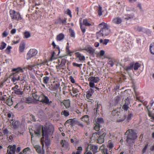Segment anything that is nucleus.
<instances>
[{"label": "nucleus", "instance_id": "54", "mask_svg": "<svg viewBox=\"0 0 154 154\" xmlns=\"http://www.w3.org/2000/svg\"><path fill=\"white\" fill-rule=\"evenodd\" d=\"M3 133L5 135H7L8 136V134H11V132H9L8 130L7 129H5L3 131Z\"/></svg>", "mask_w": 154, "mask_h": 154}, {"label": "nucleus", "instance_id": "20", "mask_svg": "<svg viewBox=\"0 0 154 154\" xmlns=\"http://www.w3.org/2000/svg\"><path fill=\"white\" fill-rule=\"evenodd\" d=\"M122 20L119 17H117L114 18L112 21L115 24H120L122 22Z\"/></svg>", "mask_w": 154, "mask_h": 154}, {"label": "nucleus", "instance_id": "34", "mask_svg": "<svg viewBox=\"0 0 154 154\" xmlns=\"http://www.w3.org/2000/svg\"><path fill=\"white\" fill-rule=\"evenodd\" d=\"M43 82L46 85L48 84V81L49 80V77L45 76L44 77L43 79Z\"/></svg>", "mask_w": 154, "mask_h": 154}, {"label": "nucleus", "instance_id": "64", "mask_svg": "<svg viewBox=\"0 0 154 154\" xmlns=\"http://www.w3.org/2000/svg\"><path fill=\"white\" fill-rule=\"evenodd\" d=\"M94 83L93 82H90L89 83V85L90 87L91 88H93L94 87V88L95 85H94Z\"/></svg>", "mask_w": 154, "mask_h": 154}, {"label": "nucleus", "instance_id": "23", "mask_svg": "<svg viewBox=\"0 0 154 154\" xmlns=\"http://www.w3.org/2000/svg\"><path fill=\"white\" fill-rule=\"evenodd\" d=\"M33 146L38 153L39 154H43V151L41 152V151L40 146L38 145H33Z\"/></svg>", "mask_w": 154, "mask_h": 154}, {"label": "nucleus", "instance_id": "63", "mask_svg": "<svg viewBox=\"0 0 154 154\" xmlns=\"http://www.w3.org/2000/svg\"><path fill=\"white\" fill-rule=\"evenodd\" d=\"M30 149L29 147H27L26 148L24 149L23 150V152L24 153H26L27 151H30Z\"/></svg>", "mask_w": 154, "mask_h": 154}, {"label": "nucleus", "instance_id": "6", "mask_svg": "<svg viewBox=\"0 0 154 154\" xmlns=\"http://www.w3.org/2000/svg\"><path fill=\"white\" fill-rule=\"evenodd\" d=\"M38 53V51L35 49H31L26 54V59L29 60L36 56Z\"/></svg>", "mask_w": 154, "mask_h": 154}, {"label": "nucleus", "instance_id": "32", "mask_svg": "<svg viewBox=\"0 0 154 154\" xmlns=\"http://www.w3.org/2000/svg\"><path fill=\"white\" fill-rule=\"evenodd\" d=\"M81 119L85 122H87L88 124L89 120L88 116L87 115H85L82 118H81Z\"/></svg>", "mask_w": 154, "mask_h": 154}, {"label": "nucleus", "instance_id": "43", "mask_svg": "<svg viewBox=\"0 0 154 154\" xmlns=\"http://www.w3.org/2000/svg\"><path fill=\"white\" fill-rule=\"evenodd\" d=\"M6 45L7 44L3 42H2L0 46V49L1 50L4 49L6 47Z\"/></svg>", "mask_w": 154, "mask_h": 154}, {"label": "nucleus", "instance_id": "27", "mask_svg": "<svg viewBox=\"0 0 154 154\" xmlns=\"http://www.w3.org/2000/svg\"><path fill=\"white\" fill-rule=\"evenodd\" d=\"M99 149L101 150L103 154H108V149H104V146L103 145L100 147Z\"/></svg>", "mask_w": 154, "mask_h": 154}, {"label": "nucleus", "instance_id": "26", "mask_svg": "<svg viewBox=\"0 0 154 154\" xmlns=\"http://www.w3.org/2000/svg\"><path fill=\"white\" fill-rule=\"evenodd\" d=\"M25 44L24 42L21 43L19 47V50L20 52H23L25 49Z\"/></svg>", "mask_w": 154, "mask_h": 154}, {"label": "nucleus", "instance_id": "44", "mask_svg": "<svg viewBox=\"0 0 154 154\" xmlns=\"http://www.w3.org/2000/svg\"><path fill=\"white\" fill-rule=\"evenodd\" d=\"M126 17L125 19L127 20H128L130 19L133 18L134 17V14H127L125 16Z\"/></svg>", "mask_w": 154, "mask_h": 154}, {"label": "nucleus", "instance_id": "30", "mask_svg": "<svg viewBox=\"0 0 154 154\" xmlns=\"http://www.w3.org/2000/svg\"><path fill=\"white\" fill-rule=\"evenodd\" d=\"M13 71H15L16 73L19 72H23V69L20 67H19L17 68H14L13 69Z\"/></svg>", "mask_w": 154, "mask_h": 154}, {"label": "nucleus", "instance_id": "39", "mask_svg": "<svg viewBox=\"0 0 154 154\" xmlns=\"http://www.w3.org/2000/svg\"><path fill=\"white\" fill-rule=\"evenodd\" d=\"M12 47L10 46H8L7 48L5 50V52L7 54H9L11 53V49Z\"/></svg>", "mask_w": 154, "mask_h": 154}, {"label": "nucleus", "instance_id": "38", "mask_svg": "<svg viewBox=\"0 0 154 154\" xmlns=\"http://www.w3.org/2000/svg\"><path fill=\"white\" fill-rule=\"evenodd\" d=\"M83 24L86 26H91V24L88 22V20L87 19L83 20Z\"/></svg>", "mask_w": 154, "mask_h": 154}, {"label": "nucleus", "instance_id": "15", "mask_svg": "<svg viewBox=\"0 0 154 154\" xmlns=\"http://www.w3.org/2000/svg\"><path fill=\"white\" fill-rule=\"evenodd\" d=\"M60 85L59 83H57L55 84H51L49 87L50 89L51 90H57L59 88Z\"/></svg>", "mask_w": 154, "mask_h": 154}, {"label": "nucleus", "instance_id": "21", "mask_svg": "<svg viewBox=\"0 0 154 154\" xmlns=\"http://www.w3.org/2000/svg\"><path fill=\"white\" fill-rule=\"evenodd\" d=\"M60 143L62 146L65 149H67L68 147V143L65 140H62L60 141Z\"/></svg>", "mask_w": 154, "mask_h": 154}, {"label": "nucleus", "instance_id": "33", "mask_svg": "<svg viewBox=\"0 0 154 154\" xmlns=\"http://www.w3.org/2000/svg\"><path fill=\"white\" fill-rule=\"evenodd\" d=\"M140 65L138 62H136L135 63H134L133 69L134 70H137L140 67Z\"/></svg>", "mask_w": 154, "mask_h": 154}, {"label": "nucleus", "instance_id": "1", "mask_svg": "<svg viewBox=\"0 0 154 154\" xmlns=\"http://www.w3.org/2000/svg\"><path fill=\"white\" fill-rule=\"evenodd\" d=\"M54 131V127L53 125H50L48 128L41 126L38 127L36 131H35V134L37 136L42 135L43 137L52 134Z\"/></svg>", "mask_w": 154, "mask_h": 154}, {"label": "nucleus", "instance_id": "18", "mask_svg": "<svg viewBox=\"0 0 154 154\" xmlns=\"http://www.w3.org/2000/svg\"><path fill=\"white\" fill-rule=\"evenodd\" d=\"M20 125V122L18 121L13 122L11 125V127L12 128L16 129L18 128Z\"/></svg>", "mask_w": 154, "mask_h": 154}, {"label": "nucleus", "instance_id": "22", "mask_svg": "<svg viewBox=\"0 0 154 154\" xmlns=\"http://www.w3.org/2000/svg\"><path fill=\"white\" fill-rule=\"evenodd\" d=\"M34 97H24L23 99H25L26 100L24 101L26 103H31L32 102H34Z\"/></svg>", "mask_w": 154, "mask_h": 154}, {"label": "nucleus", "instance_id": "35", "mask_svg": "<svg viewBox=\"0 0 154 154\" xmlns=\"http://www.w3.org/2000/svg\"><path fill=\"white\" fill-rule=\"evenodd\" d=\"M6 103L8 105L11 106L13 104V101L11 98H9L6 100Z\"/></svg>", "mask_w": 154, "mask_h": 154}, {"label": "nucleus", "instance_id": "14", "mask_svg": "<svg viewBox=\"0 0 154 154\" xmlns=\"http://www.w3.org/2000/svg\"><path fill=\"white\" fill-rule=\"evenodd\" d=\"M99 77H97L91 76L88 78V81L90 82H93L94 83H97L100 81Z\"/></svg>", "mask_w": 154, "mask_h": 154}, {"label": "nucleus", "instance_id": "4", "mask_svg": "<svg viewBox=\"0 0 154 154\" xmlns=\"http://www.w3.org/2000/svg\"><path fill=\"white\" fill-rule=\"evenodd\" d=\"M98 27L100 28V31L103 35V36H107L109 33L110 30L107 23L102 22L98 25Z\"/></svg>", "mask_w": 154, "mask_h": 154}, {"label": "nucleus", "instance_id": "31", "mask_svg": "<svg viewBox=\"0 0 154 154\" xmlns=\"http://www.w3.org/2000/svg\"><path fill=\"white\" fill-rule=\"evenodd\" d=\"M109 42V40L108 39H105L103 40L101 39L100 40V43H102L103 45H106Z\"/></svg>", "mask_w": 154, "mask_h": 154}, {"label": "nucleus", "instance_id": "53", "mask_svg": "<svg viewBox=\"0 0 154 154\" xmlns=\"http://www.w3.org/2000/svg\"><path fill=\"white\" fill-rule=\"evenodd\" d=\"M65 13L67 15H69L71 17H72L71 12L69 9H68L66 11Z\"/></svg>", "mask_w": 154, "mask_h": 154}, {"label": "nucleus", "instance_id": "41", "mask_svg": "<svg viewBox=\"0 0 154 154\" xmlns=\"http://www.w3.org/2000/svg\"><path fill=\"white\" fill-rule=\"evenodd\" d=\"M96 36L97 39H99L101 37L103 36V35L101 31L100 30L99 32H96Z\"/></svg>", "mask_w": 154, "mask_h": 154}, {"label": "nucleus", "instance_id": "17", "mask_svg": "<svg viewBox=\"0 0 154 154\" xmlns=\"http://www.w3.org/2000/svg\"><path fill=\"white\" fill-rule=\"evenodd\" d=\"M103 119L101 118H95L94 120V122L95 124H97L99 125L100 124L103 123Z\"/></svg>", "mask_w": 154, "mask_h": 154}, {"label": "nucleus", "instance_id": "2", "mask_svg": "<svg viewBox=\"0 0 154 154\" xmlns=\"http://www.w3.org/2000/svg\"><path fill=\"white\" fill-rule=\"evenodd\" d=\"M99 133L100 134L97 133H93L91 138L94 140L97 139L98 143H102L104 142V137L106 134V131L105 129H103Z\"/></svg>", "mask_w": 154, "mask_h": 154}, {"label": "nucleus", "instance_id": "11", "mask_svg": "<svg viewBox=\"0 0 154 154\" xmlns=\"http://www.w3.org/2000/svg\"><path fill=\"white\" fill-rule=\"evenodd\" d=\"M97 149L98 147L97 146L93 145L91 144L88 145L87 147V149L88 151L91 150L94 154L97 151Z\"/></svg>", "mask_w": 154, "mask_h": 154}, {"label": "nucleus", "instance_id": "37", "mask_svg": "<svg viewBox=\"0 0 154 154\" xmlns=\"http://www.w3.org/2000/svg\"><path fill=\"white\" fill-rule=\"evenodd\" d=\"M102 8L101 6H100V5H99V7L98 8V9L97 10V12L98 14V15L100 16L102 15Z\"/></svg>", "mask_w": 154, "mask_h": 154}, {"label": "nucleus", "instance_id": "49", "mask_svg": "<svg viewBox=\"0 0 154 154\" xmlns=\"http://www.w3.org/2000/svg\"><path fill=\"white\" fill-rule=\"evenodd\" d=\"M35 66L36 65H28L26 66V68L29 70H32L33 67Z\"/></svg>", "mask_w": 154, "mask_h": 154}, {"label": "nucleus", "instance_id": "16", "mask_svg": "<svg viewBox=\"0 0 154 154\" xmlns=\"http://www.w3.org/2000/svg\"><path fill=\"white\" fill-rule=\"evenodd\" d=\"M75 54L77 58H79L80 61H84L85 60V57L79 52H76Z\"/></svg>", "mask_w": 154, "mask_h": 154}, {"label": "nucleus", "instance_id": "13", "mask_svg": "<svg viewBox=\"0 0 154 154\" xmlns=\"http://www.w3.org/2000/svg\"><path fill=\"white\" fill-rule=\"evenodd\" d=\"M134 65V63L133 62H131L128 65L125 66L124 68V69L127 72L133 69Z\"/></svg>", "mask_w": 154, "mask_h": 154}, {"label": "nucleus", "instance_id": "57", "mask_svg": "<svg viewBox=\"0 0 154 154\" xmlns=\"http://www.w3.org/2000/svg\"><path fill=\"white\" fill-rule=\"evenodd\" d=\"M108 64V65H110V66L111 67H112L114 64V63L113 61L110 60L109 61Z\"/></svg>", "mask_w": 154, "mask_h": 154}, {"label": "nucleus", "instance_id": "9", "mask_svg": "<svg viewBox=\"0 0 154 154\" xmlns=\"http://www.w3.org/2000/svg\"><path fill=\"white\" fill-rule=\"evenodd\" d=\"M130 102V98L129 97H127V98L125 99V103L124 104L122 107V109L126 111L128 110L129 108V105Z\"/></svg>", "mask_w": 154, "mask_h": 154}, {"label": "nucleus", "instance_id": "46", "mask_svg": "<svg viewBox=\"0 0 154 154\" xmlns=\"http://www.w3.org/2000/svg\"><path fill=\"white\" fill-rule=\"evenodd\" d=\"M12 80L13 82H14L16 81L20 80L19 76L18 75L17 76H16V75H14L12 78Z\"/></svg>", "mask_w": 154, "mask_h": 154}, {"label": "nucleus", "instance_id": "40", "mask_svg": "<svg viewBox=\"0 0 154 154\" xmlns=\"http://www.w3.org/2000/svg\"><path fill=\"white\" fill-rule=\"evenodd\" d=\"M150 51L151 53L154 54V43H153L150 45Z\"/></svg>", "mask_w": 154, "mask_h": 154}, {"label": "nucleus", "instance_id": "28", "mask_svg": "<svg viewBox=\"0 0 154 154\" xmlns=\"http://www.w3.org/2000/svg\"><path fill=\"white\" fill-rule=\"evenodd\" d=\"M52 45L54 48H56V49H57V54L58 55H59L60 52V50L59 46L58 45L57 46L54 41L52 42Z\"/></svg>", "mask_w": 154, "mask_h": 154}, {"label": "nucleus", "instance_id": "19", "mask_svg": "<svg viewBox=\"0 0 154 154\" xmlns=\"http://www.w3.org/2000/svg\"><path fill=\"white\" fill-rule=\"evenodd\" d=\"M64 37L63 33H60L57 35L56 39L58 41H60L64 38Z\"/></svg>", "mask_w": 154, "mask_h": 154}, {"label": "nucleus", "instance_id": "12", "mask_svg": "<svg viewBox=\"0 0 154 154\" xmlns=\"http://www.w3.org/2000/svg\"><path fill=\"white\" fill-rule=\"evenodd\" d=\"M8 154H15L16 149L15 145H13L12 146H9L8 147Z\"/></svg>", "mask_w": 154, "mask_h": 154}, {"label": "nucleus", "instance_id": "24", "mask_svg": "<svg viewBox=\"0 0 154 154\" xmlns=\"http://www.w3.org/2000/svg\"><path fill=\"white\" fill-rule=\"evenodd\" d=\"M66 63V60L65 59H62L60 63L58 66H56V68L58 69V67L61 68L64 66Z\"/></svg>", "mask_w": 154, "mask_h": 154}, {"label": "nucleus", "instance_id": "42", "mask_svg": "<svg viewBox=\"0 0 154 154\" xmlns=\"http://www.w3.org/2000/svg\"><path fill=\"white\" fill-rule=\"evenodd\" d=\"M15 94L17 95H22L23 94V92L21 91L20 89H17L16 90H14V91Z\"/></svg>", "mask_w": 154, "mask_h": 154}, {"label": "nucleus", "instance_id": "59", "mask_svg": "<svg viewBox=\"0 0 154 154\" xmlns=\"http://www.w3.org/2000/svg\"><path fill=\"white\" fill-rule=\"evenodd\" d=\"M69 31H70L71 37H75V34L73 31L71 29H70Z\"/></svg>", "mask_w": 154, "mask_h": 154}, {"label": "nucleus", "instance_id": "50", "mask_svg": "<svg viewBox=\"0 0 154 154\" xmlns=\"http://www.w3.org/2000/svg\"><path fill=\"white\" fill-rule=\"evenodd\" d=\"M133 114L132 113H130L127 117V120L128 121H129L131 120V118L133 117Z\"/></svg>", "mask_w": 154, "mask_h": 154}, {"label": "nucleus", "instance_id": "55", "mask_svg": "<svg viewBox=\"0 0 154 154\" xmlns=\"http://www.w3.org/2000/svg\"><path fill=\"white\" fill-rule=\"evenodd\" d=\"M74 119H69L67 120L66 122L65 123V125H66V124H67V123L69 124V123H71V124H73V121H74Z\"/></svg>", "mask_w": 154, "mask_h": 154}, {"label": "nucleus", "instance_id": "45", "mask_svg": "<svg viewBox=\"0 0 154 154\" xmlns=\"http://www.w3.org/2000/svg\"><path fill=\"white\" fill-rule=\"evenodd\" d=\"M94 92V91L93 89H91L90 90L88 91L87 92V95H86V96H87V95L88 96H91Z\"/></svg>", "mask_w": 154, "mask_h": 154}, {"label": "nucleus", "instance_id": "58", "mask_svg": "<svg viewBox=\"0 0 154 154\" xmlns=\"http://www.w3.org/2000/svg\"><path fill=\"white\" fill-rule=\"evenodd\" d=\"M78 125L82 128L83 129H85V125L82 123L79 122L78 124Z\"/></svg>", "mask_w": 154, "mask_h": 154}, {"label": "nucleus", "instance_id": "48", "mask_svg": "<svg viewBox=\"0 0 154 154\" xmlns=\"http://www.w3.org/2000/svg\"><path fill=\"white\" fill-rule=\"evenodd\" d=\"M108 146L110 149L109 150L113 147V144L112 142L110 140L108 141Z\"/></svg>", "mask_w": 154, "mask_h": 154}, {"label": "nucleus", "instance_id": "36", "mask_svg": "<svg viewBox=\"0 0 154 154\" xmlns=\"http://www.w3.org/2000/svg\"><path fill=\"white\" fill-rule=\"evenodd\" d=\"M24 35V38H28L30 37L31 36L30 33L28 31H25L23 33Z\"/></svg>", "mask_w": 154, "mask_h": 154}, {"label": "nucleus", "instance_id": "25", "mask_svg": "<svg viewBox=\"0 0 154 154\" xmlns=\"http://www.w3.org/2000/svg\"><path fill=\"white\" fill-rule=\"evenodd\" d=\"M67 45L66 46V54L70 56H71L72 54L73 53V52L71 51L69 49V43H67Z\"/></svg>", "mask_w": 154, "mask_h": 154}, {"label": "nucleus", "instance_id": "29", "mask_svg": "<svg viewBox=\"0 0 154 154\" xmlns=\"http://www.w3.org/2000/svg\"><path fill=\"white\" fill-rule=\"evenodd\" d=\"M63 85L64 86L63 88V93L64 95H66L67 93H68L69 92H67L66 90V86L65 85V84L63 83L62 82V86H63Z\"/></svg>", "mask_w": 154, "mask_h": 154}, {"label": "nucleus", "instance_id": "52", "mask_svg": "<svg viewBox=\"0 0 154 154\" xmlns=\"http://www.w3.org/2000/svg\"><path fill=\"white\" fill-rule=\"evenodd\" d=\"M72 65L74 66L79 67H81V66H82V64H78L77 63H74V62L73 63H72Z\"/></svg>", "mask_w": 154, "mask_h": 154}, {"label": "nucleus", "instance_id": "8", "mask_svg": "<svg viewBox=\"0 0 154 154\" xmlns=\"http://www.w3.org/2000/svg\"><path fill=\"white\" fill-rule=\"evenodd\" d=\"M33 99L34 101L35 100L46 103H48L49 102V100L47 97H34Z\"/></svg>", "mask_w": 154, "mask_h": 154}, {"label": "nucleus", "instance_id": "10", "mask_svg": "<svg viewBox=\"0 0 154 154\" xmlns=\"http://www.w3.org/2000/svg\"><path fill=\"white\" fill-rule=\"evenodd\" d=\"M82 50H85L87 52L90 54H93L94 52V50L90 46L88 45L85 47V48Z\"/></svg>", "mask_w": 154, "mask_h": 154}, {"label": "nucleus", "instance_id": "56", "mask_svg": "<svg viewBox=\"0 0 154 154\" xmlns=\"http://www.w3.org/2000/svg\"><path fill=\"white\" fill-rule=\"evenodd\" d=\"M105 54V51L103 50H101L100 52L98 54V55L100 56H103Z\"/></svg>", "mask_w": 154, "mask_h": 154}, {"label": "nucleus", "instance_id": "61", "mask_svg": "<svg viewBox=\"0 0 154 154\" xmlns=\"http://www.w3.org/2000/svg\"><path fill=\"white\" fill-rule=\"evenodd\" d=\"M96 125L94 128L96 131H98L100 129V125L97 124H95Z\"/></svg>", "mask_w": 154, "mask_h": 154}, {"label": "nucleus", "instance_id": "5", "mask_svg": "<svg viewBox=\"0 0 154 154\" xmlns=\"http://www.w3.org/2000/svg\"><path fill=\"white\" fill-rule=\"evenodd\" d=\"M11 18L13 19L19 21L22 20V18L19 12H16L13 10H10L9 11Z\"/></svg>", "mask_w": 154, "mask_h": 154}, {"label": "nucleus", "instance_id": "51", "mask_svg": "<svg viewBox=\"0 0 154 154\" xmlns=\"http://www.w3.org/2000/svg\"><path fill=\"white\" fill-rule=\"evenodd\" d=\"M62 114L64 115L66 117L69 115V113L68 111L64 110V111L62 112Z\"/></svg>", "mask_w": 154, "mask_h": 154}, {"label": "nucleus", "instance_id": "62", "mask_svg": "<svg viewBox=\"0 0 154 154\" xmlns=\"http://www.w3.org/2000/svg\"><path fill=\"white\" fill-rule=\"evenodd\" d=\"M80 28L82 32L83 33H84L86 31L85 27L84 26H82V25L81 24L80 25Z\"/></svg>", "mask_w": 154, "mask_h": 154}, {"label": "nucleus", "instance_id": "7", "mask_svg": "<svg viewBox=\"0 0 154 154\" xmlns=\"http://www.w3.org/2000/svg\"><path fill=\"white\" fill-rule=\"evenodd\" d=\"M67 20V18H61L59 17L55 20V23L57 25H66Z\"/></svg>", "mask_w": 154, "mask_h": 154}, {"label": "nucleus", "instance_id": "60", "mask_svg": "<svg viewBox=\"0 0 154 154\" xmlns=\"http://www.w3.org/2000/svg\"><path fill=\"white\" fill-rule=\"evenodd\" d=\"M69 79L70 80V81L73 84L75 83V80L74 78L71 76H69Z\"/></svg>", "mask_w": 154, "mask_h": 154}, {"label": "nucleus", "instance_id": "3", "mask_svg": "<svg viewBox=\"0 0 154 154\" xmlns=\"http://www.w3.org/2000/svg\"><path fill=\"white\" fill-rule=\"evenodd\" d=\"M125 134L127 135L126 141L130 145L132 144L134 142L135 140L137 138L136 133L132 129H128L126 132Z\"/></svg>", "mask_w": 154, "mask_h": 154}, {"label": "nucleus", "instance_id": "47", "mask_svg": "<svg viewBox=\"0 0 154 154\" xmlns=\"http://www.w3.org/2000/svg\"><path fill=\"white\" fill-rule=\"evenodd\" d=\"M64 105L65 106L66 108L69 107L70 105V101L69 100H67L64 102Z\"/></svg>", "mask_w": 154, "mask_h": 154}]
</instances>
